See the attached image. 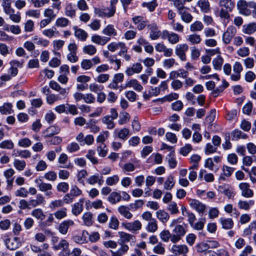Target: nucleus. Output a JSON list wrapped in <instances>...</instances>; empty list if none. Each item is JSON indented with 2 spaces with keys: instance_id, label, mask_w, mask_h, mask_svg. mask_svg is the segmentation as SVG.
Masks as SVG:
<instances>
[{
  "instance_id": "obj_44",
  "label": "nucleus",
  "mask_w": 256,
  "mask_h": 256,
  "mask_svg": "<svg viewBox=\"0 0 256 256\" xmlns=\"http://www.w3.org/2000/svg\"><path fill=\"white\" fill-rule=\"evenodd\" d=\"M128 249L129 247L127 244H122L116 251L110 250V252L112 256H123L127 252Z\"/></svg>"
},
{
  "instance_id": "obj_49",
  "label": "nucleus",
  "mask_w": 256,
  "mask_h": 256,
  "mask_svg": "<svg viewBox=\"0 0 256 256\" xmlns=\"http://www.w3.org/2000/svg\"><path fill=\"white\" fill-rule=\"evenodd\" d=\"M224 63V59L220 56L218 55L214 58L212 62L214 68L216 70H220L222 69V65Z\"/></svg>"
},
{
  "instance_id": "obj_7",
  "label": "nucleus",
  "mask_w": 256,
  "mask_h": 256,
  "mask_svg": "<svg viewBox=\"0 0 256 256\" xmlns=\"http://www.w3.org/2000/svg\"><path fill=\"white\" fill-rule=\"evenodd\" d=\"M55 250H61L62 256H68V255L69 243L65 239H62L57 244L54 246Z\"/></svg>"
},
{
  "instance_id": "obj_48",
  "label": "nucleus",
  "mask_w": 256,
  "mask_h": 256,
  "mask_svg": "<svg viewBox=\"0 0 256 256\" xmlns=\"http://www.w3.org/2000/svg\"><path fill=\"white\" fill-rule=\"evenodd\" d=\"M32 40L37 45H40L44 47L48 46L50 44L49 40L42 38H40L36 35L34 36Z\"/></svg>"
},
{
  "instance_id": "obj_63",
  "label": "nucleus",
  "mask_w": 256,
  "mask_h": 256,
  "mask_svg": "<svg viewBox=\"0 0 256 256\" xmlns=\"http://www.w3.org/2000/svg\"><path fill=\"white\" fill-rule=\"evenodd\" d=\"M130 118V116L128 113L126 112H121L120 113V116L118 121L119 124L122 125L126 124L128 122H129Z\"/></svg>"
},
{
  "instance_id": "obj_39",
  "label": "nucleus",
  "mask_w": 256,
  "mask_h": 256,
  "mask_svg": "<svg viewBox=\"0 0 256 256\" xmlns=\"http://www.w3.org/2000/svg\"><path fill=\"white\" fill-rule=\"evenodd\" d=\"M13 106L10 102H4L2 106H0V112L2 114H10L14 113L12 109Z\"/></svg>"
},
{
  "instance_id": "obj_26",
  "label": "nucleus",
  "mask_w": 256,
  "mask_h": 256,
  "mask_svg": "<svg viewBox=\"0 0 256 256\" xmlns=\"http://www.w3.org/2000/svg\"><path fill=\"white\" fill-rule=\"evenodd\" d=\"M87 182L90 185H94L98 184L99 186H101L104 184V180H103L102 176H100L96 174L90 176L86 180Z\"/></svg>"
},
{
  "instance_id": "obj_5",
  "label": "nucleus",
  "mask_w": 256,
  "mask_h": 256,
  "mask_svg": "<svg viewBox=\"0 0 256 256\" xmlns=\"http://www.w3.org/2000/svg\"><path fill=\"white\" fill-rule=\"evenodd\" d=\"M188 203L190 207L200 214H203L206 210V206L198 200L190 198Z\"/></svg>"
},
{
  "instance_id": "obj_21",
  "label": "nucleus",
  "mask_w": 256,
  "mask_h": 256,
  "mask_svg": "<svg viewBox=\"0 0 256 256\" xmlns=\"http://www.w3.org/2000/svg\"><path fill=\"white\" fill-rule=\"evenodd\" d=\"M133 88L134 90L136 91L140 92L143 89L142 86L139 84L138 82L136 79H132L127 82L125 86H120L121 90L122 89H125L127 88Z\"/></svg>"
},
{
  "instance_id": "obj_43",
  "label": "nucleus",
  "mask_w": 256,
  "mask_h": 256,
  "mask_svg": "<svg viewBox=\"0 0 256 256\" xmlns=\"http://www.w3.org/2000/svg\"><path fill=\"white\" fill-rule=\"evenodd\" d=\"M175 182L174 177L172 175L168 176L164 182V189L168 190H172L174 186Z\"/></svg>"
},
{
  "instance_id": "obj_20",
  "label": "nucleus",
  "mask_w": 256,
  "mask_h": 256,
  "mask_svg": "<svg viewBox=\"0 0 256 256\" xmlns=\"http://www.w3.org/2000/svg\"><path fill=\"white\" fill-rule=\"evenodd\" d=\"M250 2H247L244 0H240L237 2V8L240 10V12L248 16L251 13L250 11L248 8H250Z\"/></svg>"
},
{
  "instance_id": "obj_6",
  "label": "nucleus",
  "mask_w": 256,
  "mask_h": 256,
  "mask_svg": "<svg viewBox=\"0 0 256 256\" xmlns=\"http://www.w3.org/2000/svg\"><path fill=\"white\" fill-rule=\"evenodd\" d=\"M132 20L139 30H142L146 28L148 22L147 18L142 16H134L132 18Z\"/></svg>"
},
{
  "instance_id": "obj_9",
  "label": "nucleus",
  "mask_w": 256,
  "mask_h": 256,
  "mask_svg": "<svg viewBox=\"0 0 256 256\" xmlns=\"http://www.w3.org/2000/svg\"><path fill=\"white\" fill-rule=\"evenodd\" d=\"M236 32V28L232 26H228L222 34V41L225 44L230 42Z\"/></svg>"
},
{
  "instance_id": "obj_23",
  "label": "nucleus",
  "mask_w": 256,
  "mask_h": 256,
  "mask_svg": "<svg viewBox=\"0 0 256 256\" xmlns=\"http://www.w3.org/2000/svg\"><path fill=\"white\" fill-rule=\"evenodd\" d=\"M110 40V37L94 34L91 37V41L98 45L104 46Z\"/></svg>"
},
{
  "instance_id": "obj_36",
  "label": "nucleus",
  "mask_w": 256,
  "mask_h": 256,
  "mask_svg": "<svg viewBox=\"0 0 256 256\" xmlns=\"http://www.w3.org/2000/svg\"><path fill=\"white\" fill-rule=\"evenodd\" d=\"M12 156L17 157L20 156L21 158H28L31 156V152L28 150H14Z\"/></svg>"
},
{
  "instance_id": "obj_46",
  "label": "nucleus",
  "mask_w": 256,
  "mask_h": 256,
  "mask_svg": "<svg viewBox=\"0 0 256 256\" xmlns=\"http://www.w3.org/2000/svg\"><path fill=\"white\" fill-rule=\"evenodd\" d=\"M65 14L72 18L76 16V10L73 4L71 3L67 4L64 8Z\"/></svg>"
},
{
  "instance_id": "obj_38",
  "label": "nucleus",
  "mask_w": 256,
  "mask_h": 256,
  "mask_svg": "<svg viewBox=\"0 0 256 256\" xmlns=\"http://www.w3.org/2000/svg\"><path fill=\"white\" fill-rule=\"evenodd\" d=\"M102 33L108 36H116L118 34L117 31L115 29L114 26L110 24L107 25L103 29Z\"/></svg>"
},
{
  "instance_id": "obj_58",
  "label": "nucleus",
  "mask_w": 256,
  "mask_h": 256,
  "mask_svg": "<svg viewBox=\"0 0 256 256\" xmlns=\"http://www.w3.org/2000/svg\"><path fill=\"white\" fill-rule=\"evenodd\" d=\"M186 40L192 44H196L201 42L202 38L199 34H192L188 36Z\"/></svg>"
},
{
  "instance_id": "obj_13",
  "label": "nucleus",
  "mask_w": 256,
  "mask_h": 256,
  "mask_svg": "<svg viewBox=\"0 0 256 256\" xmlns=\"http://www.w3.org/2000/svg\"><path fill=\"white\" fill-rule=\"evenodd\" d=\"M60 128L56 125H52L46 128L42 132V136L44 138L52 137L60 133Z\"/></svg>"
},
{
  "instance_id": "obj_52",
  "label": "nucleus",
  "mask_w": 256,
  "mask_h": 256,
  "mask_svg": "<svg viewBox=\"0 0 256 256\" xmlns=\"http://www.w3.org/2000/svg\"><path fill=\"white\" fill-rule=\"evenodd\" d=\"M206 222V219L205 218H199L198 221L196 222H194L190 226L194 230H202L204 228L205 223Z\"/></svg>"
},
{
  "instance_id": "obj_11",
  "label": "nucleus",
  "mask_w": 256,
  "mask_h": 256,
  "mask_svg": "<svg viewBox=\"0 0 256 256\" xmlns=\"http://www.w3.org/2000/svg\"><path fill=\"white\" fill-rule=\"evenodd\" d=\"M5 244L8 248L10 250H15L21 246L20 238L17 237L13 238H6L4 240Z\"/></svg>"
},
{
  "instance_id": "obj_54",
  "label": "nucleus",
  "mask_w": 256,
  "mask_h": 256,
  "mask_svg": "<svg viewBox=\"0 0 256 256\" xmlns=\"http://www.w3.org/2000/svg\"><path fill=\"white\" fill-rule=\"evenodd\" d=\"M54 9L52 8H46L44 12V16L53 21L57 16V14L54 12Z\"/></svg>"
},
{
  "instance_id": "obj_10",
  "label": "nucleus",
  "mask_w": 256,
  "mask_h": 256,
  "mask_svg": "<svg viewBox=\"0 0 256 256\" xmlns=\"http://www.w3.org/2000/svg\"><path fill=\"white\" fill-rule=\"evenodd\" d=\"M88 232L86 230H82L81 232L72 236V240L76 244H82L88 243Z\"/></svg>"
},
{
  "instance_id": "obj_60",
  "label": "nucleus",
  "mask_w": 256,
  "mask_h": 256,
  "mask_svg": "<svg viewBox=\"0 0 256 256\" xmlns=\"http://www.w3.org/2000/svg\"><path fill=\"white\" fill-rule=\"evenodd\" d=\"M160 237L163 242H168L170 240L172 242V235L168 230H164L160 232Z\"/></svg>"
},
{
  "instance_id": "obj_16",
  "label": "nucleus",
  "mask_w": 256,
  "mask_h": 256,
  "mask_svg": "<svg viewBox=\"0 0 256 256\" xmlns=\"http://www.w3.org/2000/svg\"><path fill=\"white\" fill-rule=\"evenodd\" d=\"M58 163L60 168L70 169L73 168V165L70 162H68V156L66 154L64 153L61 154L58 158Z\"/></svg>"
},
{
  "instance_id": "obj_64",
  "label": "nucleus",
  "mask_w": 256,
  "mask_h": 256,
  "mask_svg": "<svg viewBox=\"0 0 256 256\" xmlns=\"http://www.w3.org/2000/svg\"><path fill=\"white\" fill-rule=\"evenodd\" d=\"M54 215L58 220H62L67 216V209L62 208L54 213Z\"/></svg>"
},
{
  "instance_id": "obj_4",
  "label": "nucleus",
  "mask_w": 256,
  "mask_h": 256,
  "mask_svg": "<svg viewBox=\"0 0 256 256\" xmlns=\"http://www.w3.org/2000/svg\"><path fill=\"white\" fill-rule=\"evenodd\" d=\"M170 252L175 255L187 256V254L189 252V248L184 244H174L172 246Z\"/></svg>"
},
{
  "instance_id": "obj_28",
  "label": "nucleus",
  "mask_w": 256,
  "mask_h": 256,
  "mask_svg": "<svg viewBox=\"0 0 256 256\" xmlns=\"http://www.w3.org/2000/svg\"><path fill=\"white\" fill-rule=\"evenodd\" d=\"M196 6L200 8V11L204 13H208L211 10L210 3L208 0H198Z\"/></svg>"
},
{
  "instance_id": "obj_1",
  "label": "nucleus",
  "mask_w": 256,
  "mask_h": 256,
  "mask_svg": "<svg viewBox=\"0 0 256 256\" xmlns=\"http://www.w3.org/2000/svg\"><path fill=\"white\" fill-rule=\"evenodd\" d=\"M182 218L174 219L170 222V227L172 228V242L176 244L178 242L186 233V226L178 224L182 220Z\"/></svg>"
},
{
  "instance_id": "obj_18",
  "label": "nucleus",
  "mask_w": 256,
  "mask_h": 256,
  "mask_svg": "<svg viewBox=\"0 0 256 256\" xmlns=\"http://www.w3.org/2000/svg\"><path fill=\"white\" fill-rule=\"evenodd\" d=\"M124 228L132 232L138 231L142 228V224L138 220H136L132 222L122 224Z\"/></svg>"
},
{
  "instance_id": "obj_31",
  "label": "nucleus",
  "mask_w": 256,
  "mask_h": 256,
  "mask_svg": "<svg viewBox=\"0 0 256 256\" xmlns=\"http://www.w3.org/2000/svg\"><path fill=\"white\" fill-rule=\"evenodd\" d=\"M118 234L123 243L128 242L134 243L136 242V236L134 235L123 232H119Z\"/></svg>"
},
{
  "instance_id": "obj_45",
  "label": "nucleus",
  "mask_w": 256,
  "mask_h": 256,
  "mask_svg": "<svg viewBox=\"0 0 256 256\" xmlns=\"http://www.w3.org/2000/svg\"><path fill=\"white\" fill-rule=\"evenodd\" d=\"M188 9H184V10H181L178 12V14L181 16V19L182 21L186 23H190L193 19L192 15L187 12Z\"/></svg>"
},
{
  "instance_id": "obj_24",
  "label": "nucleus",
  "mask_w": 256,
  "mask_h": 256,
  "mask_svg": "<svg viewBox=\"0 0 256 256\" xmlns=\"http://www.w3.org/2000/svg\"><path fill=\"white\" fill-rule=\"evenodd\" d=\"M222 173L219 176V180H226V178L230 177L234 170V168L224 165L222 167Z\"/></svg>"
},
{
  "instance_id": "obj_32",
  "label": "nucleus",
  "mask_w": 256,
  "mask_h": 256,
  "mask_svg": "<svg viewBox=\"0 0 256 256\" xmlns=\"http://www.w3.org/2000/svg\"><path fill=\"white\" fill-rule=\"evenodd\" d=\"M156 216L162 224L166 223L170 218L169 214L163 210H158L156 212Z\"/></svg>"
},
{
  "instance_id": "obj_33",
  "label": "nucleus",
  "mask_w": 256,
  "mask_h": 256,
  "mask_svg": "<svg viewBox=\"0 0 256 256\" xmlns=\"http://www.w3.org/2000/svg\"><path fill=\"white\" fill-rule=\"evenodd\" d=\"M130 206H120L118 208V212L124 218L130 220L132 218V214L130 212Z\"/></svg>"
},
{
  "instance_id": "obj_30",
  "label": "nucleus",
  "mask_w": 256,
  "mask_h": 256,
  "mask_svg": "<svg viewBox=\"0 0 256 256\" xmlns=\"http://www.w3.org/2000/svg\"><path fill=\"white\" fill-rule=\"evenodd\" d=\"M202 178L207 182H211L214 180V174L212 173L208 172L206 170L204 169L200 170L198 175L199 179L202 180Z\"/></svg>"
},
{
  "instance_id": "obj_55",
  "label": "nucleus",
  "mask_w": 256,
  "mask_h": 256,
  "mask_svg": "<svg viewBox=\"0 0 256 256\" xmlns=\"http://www.w3.org/2000/svg\"><path fill=\"white\" fill-rule=\"evenodd\" d=\"M120 181V177L118 174H114L106 178V184L108 186L116 185Z\"/></svg>"
},
{
  "instance_id": "obj_14",
  "label": "nucleus",
  "mask_w": 256,
  "mask_h": 256,
  "mask_svg": "<svg viewBox=\"0 0 256 256\" xmlns=\"http://www.w3.org/2000/svg\"><path fill=\"white\" fill-rule=\"evenodd\" d=\"M250 185L247 182H241L238 188L241 190V194L244 198H250L253 196L254 192L250 188Z\"/></svg>"
},
{
  "instance_id": "obj_15",
  "label": "nucleus",
  "mask_w": 256,
  "mask_h": 256,
  "mask_svg": "<svg viewBox=\"0 0 256 256\" xmlns=\"http://www.w3.org/2000/svg\"><path fill=\"white\" fill-rule=\"evenodd\" d=\"M74 222L70 219L62 221L58 226V230L62 234H66L70 226H74Z\"/></svg>"
},
{
  "instance_id": "obj_12",
  "label": "nucleus",
  "mask_w": 256,
  "mask_h": 256,
  "mask_svg": "<svg viewBox=\"0 0 256 256\" xmlns=\"http://www.w3.org/2000/svg\"><path fill=\"white\" fill-rule=\"evenodd\" d=\"M243 70L241 63L236 62L233 66L234 74L230 75V79L233 81H238L241 78L240 73Z\"/></svg>"
},
{
  "instance_id": "obj_8",
  "label": "nucleus",
  "mask_w": 256,
  "mask_h": 256,
  "mask_svg": "<svg viewBox=\"0 0 256 256\" xmlns=\"http://www.w3.org/2000/svg\"><path fill=\"white\" fill-rule=\"evenodd\" d=\"M188 50V46L186 44H178L175 48L176 54L182 61H186V52Z\"/></svg>"
},
{
  "instance_id": "obj_37",
  "label": "nucleus",
  "mask_w": 256,
  "mask_h": 256,
  "mask_svg": "<svg viewBox=\"0 0 256 256\" xmlns=\"http://www.w3.org/2000/svg\"><path fill=\"white\" fill-rule=\"evenodd\" d=\"M219 222L222 226V228L225 230H230L234 226V222L231 218H220Z\"/></svg>"
},
{
  "instance_id": "obj_27",
  "label": "nucleus",
  "mask_w": 256,
  "mask_h": 256,
  "mask_svg": "<svg viewBox=\"0 0 256 256\" xmlns=\"http://www.w3.org/2000/svg\"><path fill=\"white\" fill-rule=\"evenodd\" d=\"M218 190L220 192L224 194L228 198H231L234 195L232 188L228 184L218 186Z\"/></svg>"
},
{
  "instance_id": "obj_47",
  "label": "nucleus",
  "mask_w": 256,
  "mask_h": 256,
  "mask_svg": "<svg viewBox=\"0 0 256 256\" xmlns=\"http://www.w3.org/2000/svg\"><path fill=\"white\" fill-rule=\"evenodd\" d=\"M31 215L37 220H42L45 218L46 216L43 210L41 208H34L31 212Z\"/></svg>"
},
{
  "instance_id": "obj_61",
  "label": "nucleus",
  "mask_w": 256,
  "mask_h": 256,
  "mask_svg": "<svg viewBox=\"0 0 256 256\" xmlns=\"http://www.w3.org/2000/svg\"><path fill=\"white\" fill-rule=\"evenodd\" d=\"M144 204V201L142 200H136L134 202L130 203L129 204L130 208L132 211H136L138 209L142 208Z\"/></svg>"
},
{
  "instance_id": "obj_35",
  "label": "nucleus",
  "mask_w": 256,
  "mask_h": 256,
  "mask_svg": "<svg viewBox=\"0 0 256 256\" xmlns=\"http://www.w3.org/2000/svg\"><path fill=\"white\" fill-rule=\"evenodd\" d=\"M107 199L111 204H114L121 201L122 196L118 192H112L109 194Z\"/></svg>"
},
{
  "instance_id": "obj_41",
  "label": "nucleus",
  "mask_w": 256,
  "mask_h": 256,
  "mask_svg": "<svg viewBox=\"0 0 256 256\" xmlns=\"http://www.w3.org/2000/svg\"><path fill=\"white\" fill-rule=\"evenodd\" d=\"M84 224L87 226H90L94 223L93 214L90 212H86L82 216Z\"/></svg>"
},
{
  "instance_id": "obj_59",
  "label": "nucleus",
  "mask_w": 256,
  "mask_h": 256,
  "mask_svg": "<svg viewBox=\"0 0 256 256\" xmlns=\"http://www.w3.org/2000/svg\"><path fill=\"white\" fill-rule=\"evenodd\" d=\"M167 210L171 214H176L179 213V210L176 202H170L168 204Z\"/></svg>"
},
{
  "instance_id": "obj_19",
  "label": "nucleus",
  "mask_w": 256,
  "mask_h": 256,
  "mask_svg": "<svg viewBox=\"0 0 256 256\" xmlns=\"http://www.w3.org/2000/svg\"><path fill=\"white\" fill-rule=\"evenodd\" d=\"M142 66L140 63L134 64L132 66L126 68L125 72L128 76H131L134 74H139L142 70Z\"/></svg>"
},
{
  "instance_id": "obj_34",
  "label": "nucleus",
  "mask_w": 256,
  "mask_h": 256,
  "mask_svg": "<svg viewBox=\"0 0 256 256\" xmlns=\"http://www.w3.org/2000/svg\"><path fill=\"white\" fill-rule=\"evenodd\" d=\"M73 29L74 30V36L76 38L81 41L86 40L88 36L86 32L82 29L78 28L76 26H74Z\"/></svg>"
},
{
  "instance_id": "obj_17",
  "label": "nucleus",
  "mask_w": 256,
  "mask_h": 256,
  "mask_svg": "<svg viewBox=\"0 0 256 256\" xmlns=\"http://www.w3.org/2000/svg\"><path fill=\"white\" fill-rule=\"evenodd\" d=\"M130 135V130L128 128H122L120 130H115L114 131V136L123 141H126Z\"/></svg>"
},
{
  "instance_id": "obj_56",
  "label": "nucleus",
  "mask_w": 256,
  "mask_h": 256,
  "mask_svg": "<svg viewBox=\"0 0 256 256\" xmlns=\"http://www.w3.org/2000/svg\"><path fill=\"white\" fill-rule=\"evenodd\" d=\"M96 152L94 150H89L86 155V157L93 164H98V160L96 157Z\"/></svg>"
},
{
  "instance_id": "obj_25",
  "label": "nucleus",
  "mask_w": 256,
  "mask_h": 256,
  "mask_svg": "<svg viewBox=\"0 0 256 256\" xmlns=\"http://www.w3.org/2000/svg\"><path fill=\"white\" fill-rule=\"evenodd\" d=\"M84 202V198H82L72 206V212L74 216H78L82 212Z\"/></svg>"
},
{
  "instance_id": "obj_53",
  "label": "nucleus",
  "mask_w": 256,
  "mask_h": 256,
  "mask_svg": "<svg viewBox=\"0 0 256 256\" xmlns=\"http://www.w3.org/2000/svg\"><path fill=\"white\" fill-rule=\"evenodd\" d=\"M114 119L110 117V116H106L102 118V122L106 125L108 129H113L115 126V124L114 122Z\"/></svg>"
},
{
  "instance_id": "obj_2",
  "label": "nucleus",
  "mask_w": 256,
  "mask_h": 256,
  "mask_svg": "<svg viewBox=\"0 0 256 256\" xmlns=\"http://www.w3.org/2000/svg\"><path fill=\"white\" fill-rule=\"evenodd\" d=\"M220 9L218 12L219 16L224 20L230 18V12H232L235 7V2L232 0H220L218 2Z\"/></svg>"
},
{
  "instance_id": "obj_22",
  "label": "nucleus",
  "mask_w": 256,
  "mask_h": 256,
  "mask_svg": "<svg viewBox=\"0 0 256 256\" xmlns=\"http://www.w3.org/2000/svg\"><path fill=\"white\" fill-rule=\"evenodd\" d=\"M28 201L30 209L44 204L46 202L44 197L40 194H38L35 199H30Z\"/></svg>"
},
{
  "instance_id": "obj_57",
  "label": "nucleus",
  "mask_w": 256,
  "mask_h": 256,
  "mask_svg": "<svg viewBox=\"0 0 256 256\" xmlns=\"http://www.w3.org/2000/svg\"><path fill=\"white\" fill-rule=\"evenodd\" d=\"M70 24V20L64 17L58 18L55 22V26L57 27L64 28Z\"/></svg>"
},
{
  "instance_id": "obj_3",
  "label": "nucleus",
  "mask_w": 256,
  "mask_h": 256,
  "mask_svg": "<svg viewBox=\"0 0 256 256\" xmlns=\"http://www.w3.org/2000/svg\"><path fill=\"white\" fill-rule=\"evenodd\" d=\"M95 14L100 18H110L116 12V6H110L108 8H96L94 9Z\"/></svg>"
},
{
  "instance_id": "obj_50",
  "label": "nucleus",
  "mask_w": 256,
  "mask_h": 256,
  "mask_svg": "<svg viewBox=\"0 0 256 256\" xmlns=\"http://www.w3.org/2000/svg\"><path fill=\"white\" fill-rule=\"evenodd\" d=\"M108 61L111 64L114 63L116 65L114 67H112L114 70H118L121 66V60L120 59H118L116 58V56L110 55V57L108 60Z\"/></svg>"
},
{
  "instance_id": "obj_42",
  "label": "nucleus",
  "mask_w": 256,
  "mask_h": 256,
  "mask_svg": "<svg viewBox=\"0 0 256 256\" xmlns=\"http://www.w3.org/2000/svg\"><path fill=\"white\" fill-rule=\"evenodd\" d=\"M254 201L253 200H250L248 201L240 200L238 202V206L240 209L244 210H248L250 207L254 204Z\"/></svg>"
},
{
  "instance_id": "obj_51",
  "label": "nucleus",
  "mask_w": 256,
  "mask_h": 256,
  "mask_svg": "<svg viewBox=\"0 0 256 256\" xmlns=\"http://www.w3.org/2000/svg\"><path fill=\"white\" fill-rule=\"evenodd\" d=\"M158 229V222L155 218H153L152 220L148 222L146 226V230L150 232H154Z\"/></svg>"
},
{
  "instance_id": "obj_40",
  "label": "nucleus",
  "mask_w": 256,
  "mask_h": 256,
  "mask_svg": "<svg viewBox=\"0 0 256 256\" xmlns=\"http://www.w3.org/2000/svg\"><path fill=\"white\" fill-rule=\"evenodd\" d=\"M232 140H238L240 138L246 139L248 135L238 129H235L231 132Z\"/></svg>"
},
{
  "instance_id": "obj_62",
  "label": "nucleus",
  "mask_w": 256,
  "mask_h": 256,
  "mask_svg": "<svg viewBox=\"0 0 256 256\" xmlns=\"http://www.w3.org/2000/svg\"><path fill=\"white\" fill-rule=\"evenodd\" d=\"M96 150L100 157H105L108 152V148L105 144H100L97 146Z\"/></svg>"
},
{
  "instance_id": "obj_29",
  "label": "nucleus",
  "mask_w": 256,
  "mask_h": 256,
  "mask_svg": "<svg viewBox=\"0 0 256 256\" xmlns=\"http://www.w3.org/2000/svg\"><path fill=\"white\" fill-rule=\"evenodd\" d=\"M34 182L40 190L44 192L50 190L52 186L50 184L44 182L41 178L36 179Z\"/></svg>"
}]
</instances>
